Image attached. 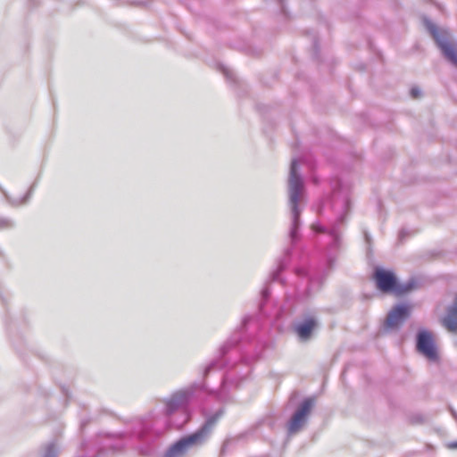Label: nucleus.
Masks as SVG:
<instances>
[{
    "instance_id": "obj_1",
    "label": "nucleus",
    "mask_w": 457,
    "mask_h": 457,
    "mask_svg": "<svg viewBox=\"0 0 457 457\" xmlns=\"http://www.w3.org/2000/svg\"><path fill=\"white\" fill-rule=\"evenodd\" d=\"M287 193L291 219L288 237L291 247L285 250L283 256L278 261L277 268L271 271L269 279L261 289L259 317L245 316L240 326L219 347L217 355L204 365L205 375L226 369L220 380L228 371L233 372L234 382L228 384L229 394L237 389L241 382L250 375L253 365L262 358L265 350L270 347L267 331L261 324L260 319L279 315V310L273 311L270 284L276 281L285 283L281 273L288 267L293 251L302 238L301 203L305 197V184L299 170H289Z\"/></svg>"
},
{
    "instance_id": "obj_2",
    "label": "nucleus",
    "mask_w": 457,
    "mask_h": 457,
    "mask_svg": "<svg viewBox=\"0 0 457 457\" xmlns=\"http://www.w3.org/2000/svg\"><path fill=\"white\" fill-rule=\"evenodd\" d=\"M330 186L331 194L321 201L319 214L325 215L329 210L331 216L326 218V224L316 221L312 225L322 255V263L313 267L309 263V257L301 254L299 263L295 267V275L306 283L304 296H309L312 290L320 289L333 268L342 246V234L351 213L350 188L338 178L333 179Z\"/></svg>"
},
{
    "instance_id": "obj_3",
    "label": "nucleus",
    "mask_w": 457,
    "mask_h": 457,
    "mask_svg": "<svg viewBox=\"0 0 457 457\" xmlns=\"http://www.w3.org/2000/svg\"><path fill=\"white\" fill-rule=\"evenodd\" d=\"M223 414L224 408L220 407L213 414L206 416V420L198 429L191 434L183 436L170 445L162 457H184L190 448L204 445L211 436Z\"/></svg>"
},
{
    "instance_id": "obj_4",
    "label": "nucleus",
    "mask_w": 457,
    "mask_h": 457,
    "mask_svg": "<svg viewBox=\"0 0 457 457\" xmlns=\"http://www.w3.org/2000/svg\"><path fill=\"white\" fill-rule=\"evenodd\" d=\"M373 279L378 290L381 293L391 294L395 296L407 295L417 287V282L414 278H411L406 283L402 284L393 270L381 267L374 269Z\"/></svg>"
},
{
    "instance_id": "obj_5",
    "label": "nucleus",
    "mask_w": 457,
    "mask_h": 457,
    "mask_svg": "<svg viewBox=\"0 0 457 457\" xmlns=\"http://www.w3.org/2000/svg\"><path fill=\"white\" fill-rule=\"evenodd\" d=\"M423 25L432 37L442 55L451 64L457 67V49L450 42V34L445 29H439L428 17H423Z\"/></svg>"
},
{
    "instance_id": "obj_6",
    "label": "nucleus",
    "mask_w": 457,
    "mask_h": 457,
    "mask_svg": "<svg viewBox=\"0 0 457 457\" xmlns=\"http://www.w3.org/2000/svg\"><path fill=\"white\" fill-rule=\"evenodd\" d=\"M319 326L320 322L316 312L307 310L303 312L299 320L292 323L291 328L300 343H307L313 338Z\"/></svg>"
},
{
    "instance_id": "obj_7",
    "label": "nucleus",
    "mask_w": 457,
    "mask_h": 457,
    "mask_svg": "<svg viewBox=\"0 0 457 457\" xmlns=\"http://www.w3.org/2000/svg\"><path fill=\"white\" fill-rule=\"evenodd\" d=\"M416 351L427 358L429 361L436 362L439 361V353L431 331L426 328L418 329L415 336Z\"/></svg>"
},
{
    "instance_id": "obj_8",
    "label": "nucleus",
    "mask_w": 457,
    "mask_h": 457,
    "mask_svg": "<svg viewBox=\"0 0 457 457\" xmlns=\"http://www.w3.org/2000/svg\"><path fill=\"white\" fill-rule=\"evenodd\" d=\"M315 404L313 397H305L296 407L287 422V432L295 435L302 430Z\"/></svg>"
},
{
    "instance_id": "obj_9",
    "label": "nucleus",
    "mask_w": 457,
    "mask_h": 457,
    "mask_svg": "<svg viewBox=\"0 0 457 457\" xmlns=\"http://www.w3.org/2000/svg\"><path fill=\"white\" fill-rule=\"evenodd\" d=\"M315 404L313 397H305L296 407L287 422V432L295 435L302 430Z\"/></svg>"
},
{
    "instance_id": "obj_10",
    "label": "nucleus",
    "mask_w": 457,
    "mask_h": 457,
    "mask_svg": "<svg viewBox=\"0 0 457 457\" xmlns=\"http://www.w3.org/2000/svg\"><path fill=\"white\" fill-rule=\"evenodd\" d=\"M411 308L408 303H401L394 305L388 312L384 321L387 330L398 329L411 316Z\"/></svg>"
},
{
    "instance_id": "obj_11",
    "label": "nucleus",
    "mask_w": 457,
    "mask_h": 457,
    "mask_svg": "<svg viewBox=\"0 0 457 457\" xmlns=\"http://www.w3.org/2000/svg\"><path fill=\"white\" fill-rule=\"evenodd\" d=\"M443 325L450 331H457V295L453 303L447 308L446 315L444 317Z\"/></svg>"
},
{
    "instance_id": "obj_12",
    "label": "nucleus",
    "mask_w": 457,
    "mask_h": 457,
    "mask_svg": "<svg viewBox=\"0 0 457 457\" xmlns=\"http://www.w3.org/2000/svg\"><path fill=\"white\" fill-rule=\"evenodd\" d=\"M37 179L31 184V186L29 187V188L28 189L27 193L24 195L23 197L21 198H12L11 197L8 193L3 189L1 187H0V191L3 193V195H4L7 203L13 206V207H18L20 205H22V204H26L29 199L31 198L33 193H34V190L37 187Z\"/></svg>"
},
{
    "instance_id": "obj_13",
    "label": "nucleus",
    "mask_w": 457,
    "mask_h": 457,
    "mask_svg": "<svg viewBox=\"0 0 457 457\" xmlns=\"http://www.w3.org/2000/svg\"><path fill=\"white\" fill-rule=\"evenodd\" d=\"M287 0H263L267 7L272 8L275 12L279 13L284 20L289 19V13L287 11Z\"/></svg>"
},
{
    "instance_id": "obj_14",
    "label": "nucleus",
    "mask_w": 457,
    "mask_h": 457,
    "mask_svg": "<svg viewBox=\"0 0 457 457\" xmlns=\"http://www.w3.org/2000/svg\"><path fill=\"white\" fill-rule=\"evenodd\" d=\"M244 438V435H238L234 437L226 438L220 448V454L225 455L226 453L231 452L237 445L238 442Z\"/></svg>"
},
{
    "instance_id": "obj_15",
    "label": "nucleus",
    "mask_w": 457,
    "mask_h": 457,
    "mask_svg": "<svg viewBox=\"0 0 457 457\" xmlns=\"http://www.w3.org/2000/svg\"><path fill=\"white\" fill-rule=\"evenodd\" d=\"M217 69L222 72V74L224 75V77L226 78V79L231 83H236L237 81V79L233 73L232 71H230L227 66H225L224 64L222 63H218L217 64Z\"/></svg>"
},
{
    "instance_id": "obj_16",
    "label": "nucleus",
    "mask_w": 457,
    "mask_h": 457,
    "mask_svg": "<svg viewBox=\"0 0 457 457\" xmlns=\"http://www.w3.org/2000/svg\"><path fill=\"white\" fill-rule=\"evenodd\" d=\"M14 225L13 221L5 217H0V229H5L12 228Z\"/></svg>"
},
{
    "instance_id": "obj_17",
    "label": "nucleus",
    "mask_w": 457,
    "mask_h": 457,
    "mask_svg": "<svg viewBox=\"0 0 457 457\" xmlns=\"http://www.w3.org/2000/svg\"><path fill=\"white\" fill-rule=\"evenodd\" d=\"M43 457H55V447L53 444L47 446Z\"/></svg>"
},
{
    "instance_id": "obj_18",
    "label": "nucleus",
    "mask_w": 457,
    "mask_h": 457,
    "mask_svg": "<svg viewBox=\"0 0 457 457\" xmlns=\"http://www.w3.org/2000/svg\"><path fill=\"white\" fill-rule=\"evenodd\" d=\"M312 47H313V55L315 58H318L320 47H319V41H318L317 37H313Z\"/></svg>"
},
{
    "instance_id": "obj_19",
    "label": "nucleus",
    "mask_w": 457,
    "mask_h": 457,
    "mask_svg": "<svg viewBox=\"0 0 457 457\" xmlns=\"http://www.w3.org/2000/svg\"><path fill=\"white\" fill-rule=\"evenodd\" d=\"M410 95L412 98H418L421 95V91L417 87H412L410 90Z\"/></svg>"
},
{
    "instance_id": "obj_20",
    "label": "nucleus",
    "mask_w": 457,
    "mask_h": 457,
    "mask_svg": "<svg viewBox=\"0 0 457 457\" xmlns=\"http://www.w3.org/2000/svg\"><path fill=\"white\" fill-rule=\"evenodd\" d=\"M409 232L407 231L406 228H402L400 231H399V234H398V239L399 241L403 242L408 236H409Z\"/></svg>"
},
{
    "instance_id": "obj_21",
    "label": "nucleus",
    "mask_w": 457,
    "mask_h": 457,
    "mask_svg": "<svg viewBox=\"0 0 457 457\" xmlns=\"http://www.w3.org/2000/svg\"><path fill=\"white\" fill-rule=\"evenodd\" d=\"M261 425L262 426H267L269 428H272L273 426V420L270 419V418H267L265 420H263L262 422H261Z\"/></svg>"
},
{
    "instance_id": "obj_22",
    "label": "nucleus",
    "mask_w": 457,
    "mask_h": 457,
    "mask_svg": "<svg viewBox=\"0 0 457 457\" xmlns=\"http://www.w3.org/2000/svg\"><path fill=\"white\" fill-rule=\"evenodd\" d=\"M89 423V420H83L80 421L79 429L83 432L85 427Z\"/></svg>"
},
{
    "instance_id": "obj_23",
    "label": "nucleus",
    "mask_w": 457,
    "mask_h": 457,
    "mask_svg": "<svg viewBox=\"0 0 457 457\" xmlns=\"http://www.w3.org/2000/svg\"><path fill=\"white\" fill-rule=\"evenodd\" d=\"M448 410L451 412L453 418L457 421V411L451 406H448Z\"/></svg>"
},
{
    "instance_id": "obj_24",
    "label": "nucleus",
    "mask_w": 457,
    "mask_h": 457,
    "mask_svg": "<svg viewBox=\"0 0 457 457\" xmlns=\"http://www.w3.org/2000/svg\"><path fill=\"white\" fill-rule=\"evenodd\" d=\"M364 238H365L366 243L370 245L371 236L367 231H364Z\"/></svg>"
},
{
    "instance_id": "obj_25",
    "label": "nucleus",
    "mask_w": 457,
    "mask_h": 457,
    "mask_svg": "<svg viewBox=\"0 0 457 457\" xmlns=\"http://www.w3.org/2000/svg\"><path fill=\"white\" fill-rule=\"evenodd\" d=\"M452 447H453V448H457V441H456V442H453V443L452 444Z\"/></svg>"
}]
</instances>
